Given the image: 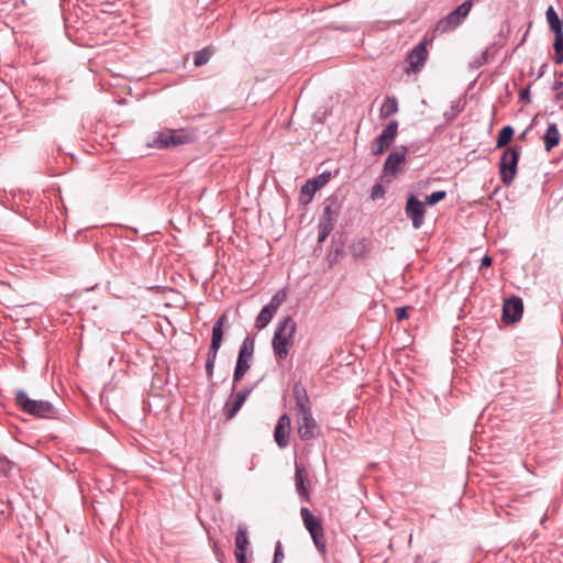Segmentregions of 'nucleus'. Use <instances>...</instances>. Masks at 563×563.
<instances>
[{
  "mask_svg": "<svg viewBox=\"0 0 563 563\" xmlns=\"http://www.w3.org/2000/svg\"><path fill=\"white\" fill-rule=\"evenodd\" d=\"M296 328V322L290 316L283 318L276 324L272 346L277 361H284L288 357L289 350L294 345Z\"/></svg>",
  "mask_w": 563,
  "mask_h": 563,
  "instance_id": "f257e3e1",
  "label": "nucleus"
},
{
  "mask_svg": "<svg viewBox=\"0 0 563 563\" xmlns=\"http://www.w3.org/2000/svg\"><path fill=\"white\" fill-rule=\"evenodd\" d=\"M255 351V339L246 335L240 346L234 372H233V391L236 389L238 384L244 378L245 374L252 366V361Z\"/></svg>",
  "mask_w": 563,
  "mask_h": 563,
  "instance_id": "f03ea898",
  "label": "nucleus"
},
{
  "mask_svg": "<svg viewBox=\"0 0 563 563\" xmlns=\"http://www.w3.org/2000/svg\"><path fill=\"white\" fill-rule=\"evenodd\" d=\"M15 402L24 412L37 418H52L55 415V409L49 401L33 400L24 390L15 391Z\"/></svg>",
  "mask_w": 563,
  "mask_h": 563,
  "instance_id": "7ed1b4c3",
  "label": "nucleus"
},
{
  "mask_svg": "<svg viewBox=\"0 0 563 563\" xmlns=\"http://www.w3.org/2000/svg\"><path fill=\"white\" fill-rule=\"evenodd\" d=\"M520 153L521 146L518 145L510 146L503 152L499 162V176L506 187L510 186L516 178Z\"/></svg>",
  "mask_w": 563,
  "mask_h": 563,
  "instance_id": "20e7f679",
  "label": "nucleus"
},
{
  "mask_svg": "<svg viewBox=\"0 0 563 563\" xmlns=\"http://www.w3.org/2000/svg\"><path fill=\"white\" fill-rule=\"evenodd\" d=\"M300 517L318 551L325 553V538L321 519L312 515L307 507H301Z\"/></svg>",
  "mask_w": 563,
  "mask_h": 563,
  "instance_id": "39448f33",
  "label": "nucleus"
},
{
  "mask_svg": "<svg viewBox=\"0 0 563 563\" xmlns=\"http://www.w3.org/2000/svg\"><path fill=\"white\" fill-rule=\"evenodd\" d=\"M474 0H466L451 11L448 15L440 19L435 25V31L440 33H446L453 31L462 24L463 20L468 15Z\"/></svg>",
  "mask_w": 563,
  "mask_h": 563,
  "instance_id": "423d86ee",
  "label": "nucleus"
},
{
  "mask_svg": "<svg viewBox=\"0 0 563 563\" xmlns=\"http://www.w3.org/2000/svg\"><path fill=\"white\" fill-rule=\"evenodd\" d=\"M191 136L187 133L179 131L156 132L152 142L148 143L151 147L168 148L173 146L184 145L191 142Z\"/></svg>",
  "mask_w": 563,
  "mask_h": 563,
  "instance_id": "0eeeda50",
  "label": "nucleus"
},
{
  "mask_svg": "<svg viewBox=\"0 0 563 563\" xmlns=\"http://www.w3.org/2000/svg\"><path fill=\"white\" fill-rule=\"evenodd\" d=\"M342 203L336 196H330L323 203L318 225L333 230L341 213Z\"/></svg>",
  "mask_w": 563,
  "mask_h": 563,
  "instance_id": "6e6552de",
  "label": "nucleus"
},
{
  "mask_svg": "<svg viewBox=\"0 0 563 563\" xmlns=\"http://www.w3.org/2000/svg\"><path fill=\"white\" fill-rule=\"evenodd\" d=\"M426 212V203L420 201L416 195L410 194L407 197L405 213L411 220L415 229H420L423 225Z\"/></svg>",
  "mask_w": 563,
  "mask_h": 563,
  "instance_id": "1a4fd4ad",
  "label": "nucleus"
},
{
  "mask_svg": "<svg viewBox=\"0 0 563 563\" xmlns=\"http://www.w3.org/2000/svg\"><path fill=\"white\" fill-rule=\"evenodd\" d=\"M255 387L256 384L244 386L239 391L232 390L233 399H228L223 408L227 420H231L236 416V413L240 411V409L242 408L247 397L251 395Z\"/></svg>",
  "mask_w": 563,
  "mask_h": 563,
  "instance_id": "9d476101",
  "label": "nucleus"
},
{
  "mask_svg": "<svg viewBox=\"0 0 563 563\" xmlns=\"http://www.w3.org/2000/svg\"><path fill=\"white\" fill-rule=\"evenodd\" d=\"M398 132V121L391 120L384 128L382 133L374 140L372 144L373 155H380L395 141Z\"/></svg>",
  "mask_w": 563,
  "mask_h": 563,
  "instance_id": "9b49d317",
  "label": "nucleus"
},
{
  "mask_svg": "<svg viewBox=\"0 0 563 563\" xmlns=\"http://www.w3.org/2000/svg\"><path fill=\"white\" fill-rule=\"evenodd\" d=\"M298 434L301 440L310 441L319 435V426L311 410L298 412Z\"/></svg>",
  "mask_w": 563,
  "mask_h": 563,
  "instance_id": "f8f14e48",
  "label": "nucleus"
},
{
  "mask_svg": "<svg viewBox=\"0 0 563 563\" xmlns=\"http://www.w3.org/2000/svg\"><path fill=\"white\" fill-rule=\"evenodd\" d=\"M295 488L301 503H310V479L302 464L295 463Z\"/></svg>",
  "mask_w": 563,
  "mask_h": 563,
  "instance_id": "ddd939ff",
  "label": "nucleus"
},
{
  "mask_svg": "<svg viewBox=\"0 0 563 563\" xmlns=\"http://www.w3.org/2000/svg\"><path fill=\"white\" fill-rule=\"evenodd\" d=\"M523 300L520 297L512 296L506 299L503 306V320L505 323H515L522 318Z\"/></svg>",
  "mask_w": 563,
  "mask_h": 563,
  "instance_id": "4468645a",
  "label": "nucleus"
},
{
  "mask_svg": "<svg viewBox=\"0 0 563 563\" xmlns=\"http://www.w3.org/2000/svg\"><path fill=\"white\" fill-rule=\"evenodd\" d=\"M291 430V420L287 413H284L277 420L274 429V440L278 448L285 449L289 445V437Z\"/></svg>",
  "mask_w": 563,
  "mask_h": 563,
  "instance_id": "2eb2a0df",
  "label": "nucleus"
},
{
  "mask_svg": "<svg viewBox=\"0 0 563 563\" xmlns=\"http://www.w3.org/2000/svg\"><path fill=\"white\" fill-rule=\"evenodd\" d=\"M407 147H395L387 156L384 163V174L395 176L398 172L399 165L405 162Z\"/></svg>",
  "mask_w": 563,
  "mask_h": 563,
  "instance_id": "dca6fc26",
  "label": "nucleus"
},
{
  "mask_svg": "<svg viewBox=\"0 0 563 563\" xmlns=\"http://www.w3.org/2000/svg\"><path fill=\"white\" fill-rule=\"evenodd\" d=\"M372 249L373 244L366 238L355 240L349 246L350 254L353 256L354 261H361L368 257Z\"/></svg>",
  "mask_w": 563,
  "mask_h": 563,
  "instance_id": "f3484780",
  "label": "nucleus"
},
{
  "mask_svg": "<svg viewBox=\"0 0 563 563\" xmlns=\"http://www.w3.org/2000/svg\"><path fill=\"white\" fill-rule=\"evenodd\" d=\"M428 51L426 43H419L408 55V62L412 71L419 70L426 63Z\"/></svg>",
  "mask_w": 563,
  "mask_h": 563,
  "instance_id": "a211bd4d",
  "label": "nucleus"
},
{
  "mask_svg": "<svg viewBox=\"0 0 563 563\" xmlns=\"http://www.w3.org/2000/svg\"><path fill=\"white\" fill-rule=\"evenodd\" d=\"M292 396L295 399V409L297 410V413L310 410L309 396L306 388L300 383L294 385Z\"/></svg>",
  "mask_w": 563,
  "mask_h": 563,
  "instance_id": "6ab92c4d",
  "label": "nucleus"
},
{
  "mask_svg": "<svg viewBox=\"0 0 563 563\" xmlns=\"http://www.w3.org/2000/svg\"><path fill=\"white\" fill-rule=\"evenodd\" d=\"M561 139L560 131L556 123H549L548 129L543 135L544 148L547 152L552 151L559 145Z\"/></svg>",
  "mask_w": 563,
  "mask_h": 563,
  "instance_id": "aec40b11",
  "label": "nucleus"
},
{
  "mask_svg": "<svg viewBox=\"0 0 563 563\" xmlns=\"http://www.w3.org/2000/svg\"><path fill=\"white\" fill-rule=\"evenodd\" d=\"M227 320H228L227 314L222 313L218 318V320L213 323L212 333H211V342H210V345H212V347L213 346L221 347L222 342H223V327H224V323L227 322Z\"/></svg>",
  "mask_w": 563,
  "mask_h": 563,
  "instance_id": "412c9836",
  "label": "nucleus"
},
{
  "mask_svg": "<svg viewBox=\"0 0 563 563\" xmlns=\"http://www.w3.org/2000/svg\"><path fill=\"white\" fill-rule=\"evenodd\" d=\"M318 185L308 179L300 189L299 202L301 205H308L311 202L314 194L318 191Z\"/></svg>",
  "mask_w": 563,
  "mask_h": 563,
  "instance_id": "4be33fe9",
  "label": "nucleus"
},
{
  "mask_svg": "<svg viewBox=\"0 0 563 563\" xmlns=\"http://www.w3.org/2000/svg\"><path fill=\"white\" fill-rule=\"evenodd\" d=\"M235 551L246 552L250 545V540L247 537V530L244 525H239L236 533H235Z\"/></svg>",
  "mask_w": 563,
  "mask_h": 563,
  "instance_id": "5701e85b",
  "label": "nucleus"
},
{
  "mask_svg": "<svg viewBox=\"0 0 563 563\" xmlns=\"http://www.w3.org/2000/svg\"><path fill=\"white\" fill-rule=\"evenodd\" d=\"M398 112V100L395 96L387 97L380 107L379 117L387 119Z\"/></svg>",
  "mask_w": 563,
  "mask_h": 563,
  "instance_id": "b1692460",
  "label": "nucleus"
},
{
  "mask_svg": "<svg viewBox=\"0 0 563 563\" xmlns=\"http://www.w3.org/2000/svg\"><path fill=\"white\" fill-rule=\"evenodd\" d=\"M214 53L212 46H207L194 54V64L196 67L206 65Z\"/></svg>",
  "mask_w": 563,
  "mask_h": 563,
  "instance_id": "393cba45",
  "label": "nucleus"
},
{
  "mask_svg": "<svg viewBox=\"0 0 563 563\" xmlns=\"http://www.w3.org/2000/svg\"><path fill=\"white\" fill-rule=\"evenodd\" d=\"M514 133L515 130L510 125H505L501 128L497 135L496 147L500 148L510 143L514 137Z\"/></svg>",
  "mask_w": 563,
  "mask_h": 563,
  "instance_id": "a878e982",
  "label": "nucleus"
},
{
  "mask_svg": "<svg viewBox=\"0 0 563 563\" xmlns=\"http://www.w3.org/2000/svg\"><path fill=\"white\" fill-rule=\"evenodd\" d=\"M276 312L268 307H263L255 320V327L260 330L264 329L272 321Z\"/></svg>",
  "mask_w": 563,
  "mask_h": 563,
  "instance_id": "bb28decb",
  "label": "nucleus"
},
{
  "mask_svg": "<svg viewBox=\"0 0 563 563\" xmlns=\"http://www.w3.org/2000/svg\"><path fill=\"white\" fill-rule=\"evenodd\" d=\"M286 297V289L283 288L271 298V301L268 302V305H266V307L276 312L279 309V307L285 302Z\"/></svg>",
  "mask_w": 563,
  "mask_h": 563,
  "instance_id": "cd10ccee",
  "label": "nucleus"
},
{
  "mask_svg": "<svg viewBox=\"0 0 563 563\" xmlns=\"http://www.w3.org/2000/svg\"><path fill=\"white\" fill-rule=\"evenodd\" d=\"M553 48H554L553 62L556 65L563 64V38L554 40Z\"/></svg>",
  "mask_w": 563,
  "mask_h": 563,
  "instance_id": "c85d7f7f",
  "label": "nucleus"
},
{
  "mask_svg": "<svg viewBox=\"0 0 563 563\" xmlns=\"http://www.w3.org/2000/svg\"><path fill=\"white\" fill-rule=\"evenodd\" d=\"M488 62V48L484 49L478 56L470 63L472 69H478Z\"/></svg>",
  "mask_w": 563,
  "mask_h": 563,
  "instance_id": "c756f323",
  "label": "nucleus"
},
{
  "mask_svg": "<svg viewBox=\"0 0 563 563\" xmlns=\"http://www.w3.org/2000/svg\"><path fill=\"white\" fill-rule=\"evenodd\" d=\"M446 197V192L444 190L433 191L432 194L426 196L424 203L429 206H434L438 202L442 201Z\"/></svg>",
  "mask_w": 563,
  "mask_h": 563,
  "instance_id": "7c9ffc66",
  "label": "nucleus"
},
{
  "mask_svg": "<svg viewBox=\"0 0 563 563\" xmlns=\"http://www.w3.org/2000/svg\"><path fill=\"white\" fill-rule=\"evenodd\" d=\"M545 18H547L549 27L561 23V20L552 5L548 7V9L545 11Z\"/></svg>",
  "mask_w": 563,
  "mask_h": 563,
  "instance_id": "2f4dec72",
  "label": "nucleus"
},
{
  "mask_svg": "<svg viewBox=\"0 0 563 563\" xmlns=\"http://www.w3.org/2000/svg\"><path fill=\"white\" fill-rule=\"evenodd\" d=\"M342 253H343L342 245H339L330 251V253L328 254V257H327L330 266H332L333 264L339 262V258Z\"/></svg>",
  "mask_w": 563,
  "mask_h": 563,
  "instance_id": "473e14b6",
  "label": "nucleus"
},
{
  "mask_svg": "<svg viewBox=\"0 0 563 563\" xmlns=\"http://www.w3.org/2000/svg\"><path fill=\"white\" fill-rule=\"evenodd\" d=\"M330 177H331V173L324 172V173H321L320 175H318L317 177L311 178L310 180L312 183H314L316 185H318V189H320L329 181Z\"/></svg>",
  "mask_w": 563,
  "mask_h": 563,
  "instance_id": "72a5a7b5",
  "label": "nucleus"
},
{
  "mask_svg": "<svg viewBox=\"0 0 563 563\" xmlns=\"http://www.w3.org/2000/svg\"><path fill=\"white\" fill-rule=\"evenodd\" d=\"M12 470V463L5 457L0 455V475L8 476Z\"/></svg>",
  "mask_w": 563,
  "mask_h": 563,
  "instance_id": "f704fd0d",
  "label": "nucleus"
},
{
  "mask_svg": "<svg viewBox=\"0 0 563 563\" xmlns=\"http://www.w3.org/2000/svg\"><path fill=\"white\" fill-rule=\"evenodd\" d=\"M386 190L384 188L383 185L380 184H376L372 187V190H371V198L373 200H376V199H379V198H383L384 195H385Z\"/></svg>",
  "mask_w": 563,
  "mask_h": 563,
  "instance_id": "c9c22d12",
  "label": "nucleus"
},
{
  "mask_svg": "<svg viewBox=\"0 0 563 563\" xmlns=\"http://www.w3.org/2000/svg\"><path fill=\"white\" fill-rule=\"evenodd\" d=\"M285 558L283 544L280 541L276 542L273 563H282Z\"/></svg>",
  "mask_w": 563,
  "mask_h": 563,
  "instance_id": "e433bc0d",
  "label": "nucleus"
},
{
  "mask_svg": "<svg viewBox=\"0 0 563 563\" xmlns=\"http://www.w3.org/2000/svg\"><path fill=\"white\" fill-rule=\"evenodd\" d=\"M333 230L318 225V243H323Z\"/></svg>",
  "mask_w": 563,
  "mask_h": 563,
  "instance_id": "4c0bfd02",
  "label": "nucleus"
},
{
  "mask_svg": "<svg viewBox=\"0 0 563 563\" xmlns=\"http://www.w3.org/2000/svg\"><path fill=\"white\" fill-rule=\"evenodd\" d=\"M219 350H220L219 346H216V347L213 346L212 347V345H209L208 353H207V361L206 362H213V363H216Z\"/></svg>",
  "mask_w": 563,
  "mask_h": 563,
  "instance_id": "58836bf2",
  "label": "nucleus"
},
{
  "mask_svg": "<svg viewBox=\"0 0 563 563\" xmlns=\"http://www.w3.org/2000/svg\"><path fill=\"white\" fill-rule=\"evenodd\" d=\"M519 100L520 102L527 104L529 103L531 100H530V89L529 87L527 88H521L520 91H519Z\"/></svg>",
  "mask_w": 563,
  "mask_h": 563,
  "instance_id": "ea45409f",
  "label": "nucleus"
},
{
  "mask_svg": "<svg viewBox=\"0 0 563 563\" xmlns=\"http://www.w3.org/2000/svg\"><path fill=\"white\" fill-rule=\"evenodd\" d=\"M550 30H551V32L554 35V40L563 38V24H562V22L560 24L551 26Z\"/></svg>",
  "mask_w": 563,
  "mask_h": 563,
  "instance_id": "a19ab883",
  "label": "nucleus"
},
{
  "mask_svg": "<svg viewBox=\"0 0 563 563\" xmlns=\"http://www.w3.org/2000/svg\"><path fill=\"white\" fill-rule=\"evenodd\" d=\"M408 309L409 307H398L396 308V318H397V321H402L405 319L408 318Z\"/></svg>",
  "mask_w": 563,
  "mask_h": 563,
  "instance_id": "79ce46f5",
  "label": "nucleus"
},
{
  "mask_svg": "<svg viewBox=\"0 0 563 563\" xmlns=\"http://www.w3.org/2000/svg\"><path fill=\"white\" fill-rule=\"evenodd\" d=\"M236 563H250V561L246 558V552L235 551L234 552Z\"/></svg>",
  "mask_w": 563,
  "mask_h": 563,
  "instance_id": "37998d69",
  "label": "nucleus"
},
{
  "mask_svg": "<svg viewBox=\"0 0 563 563\" xmlns=\"http://www.w3.org/2000/svg\"><path fill=\"white\" fill-rule=\"evenodd\" d=\"M214 365L216 363L213 362H206V374L208 379H212L213 377Z\"/></svg>",
  "mask_w": 563,
  "mask_h": 563,
  "instance_id": "c03bdc74",
  "label": "nucleus"
},
{
  "mask_svg": "<svg viewBox=\"0 0 563 563\" xmlns=\"http://www.w3.org/2000/svg\"><path fill=\"white\" fill-rule=\"evenodd\" d=\"M493 263V260L490 256L485 255L481 260V267H489Z\"/></svg>",
  "mask_w": 563,
  "mask_h": 563,
  "instance_id": "a18cd8bd",
  "label": "nucleus"
},
{
  "mask_svg": "<svg viewBox=\"0 0 563 563\" xmlns=\"http://www.w3.org/2000/svg\"><path fill=\"white\" fill-rule=\"evenodd\" d=\"M552 88L555 91H560L563 88V82L562 81H554Z\"/></svg>",
  "mask_w": 563,
  "mask_h": 563,
  "instance_id": "49530a36",
  "label": "nucleus"
},
{
  "mask_svg": "<svg viewBox=\"0 0 563 563\" xmlns=\"http://www.w3.org/2000/svg\"><path fill=\"white\" fill-rule=\"evenodd\" d=\"M530 128H531V126H528V128H527V129H526V130H525V131H523V132L518 136V139H519V140H525V139H526L527 133H528V132H529V130H530Z\"/></svg>",
  "mask_w": 563,
  "mask_h": 563,
  "instance_id": "de8ad7c7",
  "label": "nucleus"
},
{
  "mask_svg": "<svg viewBox=\"0 0 563 563\" xmlns=\"http://www.w3.org/2000/svg\"><path fill=\"white\" fill-rule=\"evenodd\" d=\"M213 496H214V499H216V500H218V501H219V500H221V493H220V490H219V489H217V490L213 493Z\"/></svg>",
  "mask_w": 563,
  "mask_h": 563,
  "instance_id": "09e8293b",
  "label": "nucleus"
},
{
  "mask_svg": "<svg viewBox=\"0 0 563 563\" xmlns=\"http://www.w3.org/2000/svg\"><path fill=\"white\" fill-rule=\"evenodd\" d=\"M562 98H563V91H558V93L555 95L556 101L561 100Z\"/></svg>",
  "mask_w": 563,
  "mask_h": 563,
  "instance_id": "8fccbe9b",
  "label": "nucleus"
},
{
  "mask_svg": "<svg viewBox=\"0 0 563 563\" xmlns=\"http://www.w3.org/2000/svg\"><path fill=\"white\" fill-rule=\"evenodd\" d=\"M413 563H422L421 556L417 555Z\"/></svg>",
  "mask_w": 563,
  "mask_h": 563,
  "instance_id": "3c124183",
  "label": "nucleus"
}]
</instances>
